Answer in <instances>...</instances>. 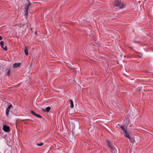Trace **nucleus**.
Instances as JSON below:
<instances>
[{
  "instance_id": "22",
  "label": "nucleus",
  "mask_w": 153,
  "mask_h": 153,
  "mask_svg": "<svg viewBox=\"0 0 153 153\" xmlns=\"http://www.w3.org/2000/svg\"><path fill=\"white\" fill-rule=\"evenodd\" d=\"M35 33L36 34V31H35Z\"/></svg>"
},
{
  "instance_id": "16",
  "label": "nucleus",
  "mask_w": 153,
  "mask_h": 153,
  "mask_svg": "<svg viewBox=\"0 0 153 153\" xmlns=\"http://www.w3.org/2000/svg\"><path fill=\"white\" fill-rule=\"evenodd\" d=\"M30 112L32 114L35 116L36 114L34 111L32 110H31L30 111Z\"/></svg>"
},
{
  "instance_id": "4",
  "label": "nucleus",
  "mask_w": 153,
  "mask_h": 153,
  "mask_svg": "<svg viewBox=\"0 0 153 153\" xmlns=\"http://www.w3.org/2000/svg\"><path fill=\"white\" fill-rule=\"evenodd\" d=\"M31 3L30 2H29V1H28V4L27 7H26L25 9V16H27L28 14V9L29 8V6L31 5Z\"/></svg>"
},
{
  "instance_id": "10",
  "label": "nucleus",
  "mask_w": 153,
  "mask_h": 153,
  "mask_svg": "<svg viewBox=\"0 0 153 153\" xmlns=\"http://www.w3.org/2000/svg\"><path fill=\"white\" fill-rule=\"evenodd\" d=\"M51 108L49 106H48L46 108L45 110L44 109H42V110L44 111H46L47 112H48L50 111L51 109Z\"/></svg>"
},
{
  "instance_id": "18",
  "label": "nucleus",
  "mask_w": 153,
  "mask_h": 153,
  "mask_svg": "<svg viewBox=\"0 0 153 153\" xmlns=\"http://www.w3.org/2000/svg\"><path fill=\"white\" fill-rule=\"evenodd\" d=\"M35 116L38 118H42V116L41 115H40L37 114Z\"/></svg>"
},
{
  "instance_id": "17",
  "label": "nucleus",
  "mask_w": 153,
  "mask_h": 153,
  "mask_svg": "<svg viewBox=\"0 0 153 153\" xmlns=\"http://www.w3.org/2000/svg\"><path fill=\"white\" fill-rule=\"evenodd\" d=\"M43 145V143H40L37 144V145L38 146H41Z\"/></svg>"
},
{
  "instance_id": "5",
  "label": "nucleus",
  "mask_w": 153,
  "mask_h": 153,
  "mask_svg": "<svg viewBox=\"0 0 153 153\" xmlns=\"http://www.w3.org/2000/svg\"><path fill=\"white\" fill-rule=\"evenodd\" d=\"M0 44L1 47L5 51H7V46H5V47H4V43L3 41H2L1 42Z\"/></svg>"
},
{
  "instance_id": "3",
  "label": "nucleus",
  "mask_w": 153,
  "mask_h": 153,
  "mask_svg": "<svg viewBox=\"0 0 153 153\" xmlns=\"http://www.w3.org/2000/svg\"><path fill=\"white\" fill-rule=\"evenodd\" d=\"M3 130L5 132L9 133L10 131V127L6 125H4L3 127Z\"/></svg>"
},
{
  "instance_id": "14",
  "label": "nucleus",
  "mask_w": 153,
  "mask_h": 153,
  "mask_svg": "<svg viewBox=\"0 0 153 153\" xmlns=\"http://www.w3.org/2000/svg\"><path fill=\"white\" fill-rule=\"evenodd\" d=\"M12 107V105L11 104L7 108L6 110L8 111H9L10 109Z\"/></svg>"
},
{
  "instance_id": "2",
  "label": "nucleus",
  "mask_w": 153,
  "mask_h": 153,
  "mask_svg": "<svg viewBox=\"0 0 153 153\" xmlns=\"http://www.w3.org/2000/svg\"><path fill=\"white\" fill-rule=\"evenodd\" d=\"M107 144L110 149L116 146L114 142H110L109 141H107Z\"/></svg>"
},
{
  "instance_id": "12",
  "label": "nucleus",
  "mask_w": 153,
  "mask_h": 153,
  "mask_svg": "<svg viewBox=\"0 0 153 153\" xmlns=\"http://www.w3.org/2000/svg\"><path fill=\"white\" fill-rule=\"evenodd\" d=\"M129 139L131 143H134L135 142V141L134 140H133V138H131V137H130V138H128Z\"/></svg>"
},
{
  "instance_id": "9",
  "label": "nucleus",
  "mask_w": 153,
  "mask_h": 153,
  "mask_svg": "<svg viewBox=\"0 0 153 153\" xmlns=\"http://www.w3.org/2000/svg\"><path fill=\"white\" fill-rule=\"evenodd\" d=\"M11 74V69L10 68H9L6 74V76H7L8 77H9Z\"/></svg>"
},
{
  "instance_id": "11",
  "label": "nucleus",
  "mask_w": 153,
  "mask_h": 153,
  "mask_svg": "<svg viewBox=\"0 0 153 153\" xmlns=\"http://www.w3.org/2000/svg\"><path fill=\"white\" fill-rule=\"evenodd\" d=\"M69 100L70 102V105H71L70 108H72L74 106L73 101L71 100Z\"/></svg>"
},
{
  "instance_id": "21",
  "label": "nucleus",
  "mask_w": 153,
  "mask_h": 153,
  "mask_svg": "<svg viewBox=\"0 0 153 153\" xmlns=\"http://www.w3.org/2000/svg\"><path fill=\"white\" fill-rule=\"evenodd\" d=\"M133 42L134 43H139V42H138V41H136V42H135V41H133Z\"/></svg>"
},
{
  "instance_id": "7",
  "label": "nucleus",
  "mask_w": 153,
  "mask_h": 153,
  "mask_svg": "<svg viewBox=\"0 0 153 153\" xmlns=\"http://www.w3.org/2000/svg\"><path fill=\"white\" fill-rule=\"evenodd\" d=\"M20 63H16L13 64V67L14 68H16L20 66L21 65Z\"/></svg>"
},
{
  "instance_id": "1",
  "label": "nucleus",
  "mask_w": 153,
  "mask_h": 153,
  "mask_svg": "<svg viewBox=\"0 0 153 153\" xmlns=\"http://www.w3.org/2000/svg\"><path fill=\"white\" fill-rule=\"evenodd\" d=\"M113 4L115 6L117 7L120 9L123 8L125 6L123 3L119 0H115L114 3Z\"/></svg>"
},
{
  "instance_id": "15",
  "label": "nucleus",
  "mask_w": 153,
  "mask_h": 153,
  "mask_svg": "<svg viewBox=\"0 0 153 153\" xmlns=\"http://www.w3.org/2000/svg\"><path fill=\"white\" fill-rule=\"evenodd\" d=\"M120 128L122 129V130L124 132V131H125L126 130L124 128V126H120Z\"/></svg>"
},
{
  "instance_id": "20",
  "label": "nucleus",
  "mask_w": 153,
  "mask_h": 153,
  "mask_svg": "<svg viewBox=\"0 0 153 153\" xmlns=\"http://www.w3.org/2000/svg\"><path fill=\"white\" fill-rule=\"evenodd\" d=\"M2 37L0 36V40H2Z\"/></svg>"
},
{
  "instance_id": "23",
  "label": "nucleus",
  "mask_w": 153,
  "mask_h": 153,
  "mask_svg": "<svg viewBox=\"0 0 153 153\" xmlns=\"http://www.w3.org/2000/svg\"><path fill=\"white\" fill-rule=\"evenodd\" d=\"M26 120V119H25V120Z\"/></svg>"
},
{
  "instance_id": "13",
  "label": "nucleus",
  "mask_w": 153,
  "mask_h": 153,
  "mask_svg": "<svg viewBox=\"0 0 153 153\" xmlns=\"http://www.w3.org/2000/svg\"><path fill=\"white\" fill-rule=\"evenodd\" d=\"M24 52L25 55H28V50L26 48H25L24 50Z\"/></svg>"
},
{
  "instance_id": "19",
  "label": "nucleus",
  "mask_w": 153,
  "mask_h": 153,
  "mask_svg": "<svg viewBox=\"0 0 153 153\" xmlns=\"http://www.w3.org/2000/svg\"><path fill=\"white\" fill-rule=\"evenodd\" d=\"M6 115L7 116H8L9 114V111H8L6 110Z\"/></svg>"
},
{
  "instance_id": "6",
  "label": "nucleus",
  "mask_w": 153,
  "mask_h": 153,
  "mask_svg": "<svg viewBox=\"0 0 153 153\" xmlns=\"http://www.w3.org/2000/svg\"><path fill=\"white\" fill-rule=\"evenodd\" d=\"M123 133L125 134V136L126 137L129 138L130 137L129 135V132H127L126 130H125L123 132Z\"/></svg>"
},
{
  "instance_id": "8",
  "label": "nucleus",
  "mask_w": 153,
  "mask_h": 153,
  "mask_svg": "<svg viewBox=\"0 0 153 153\" xmlns=\"http://www.w3.org/2000/svg\"><path fill=\"white\" fill-rule=\"evenodd\" d=\"M111 151L112 153H116V146L114 147L111 148Z\"/></svg>"
}]
</instances>
